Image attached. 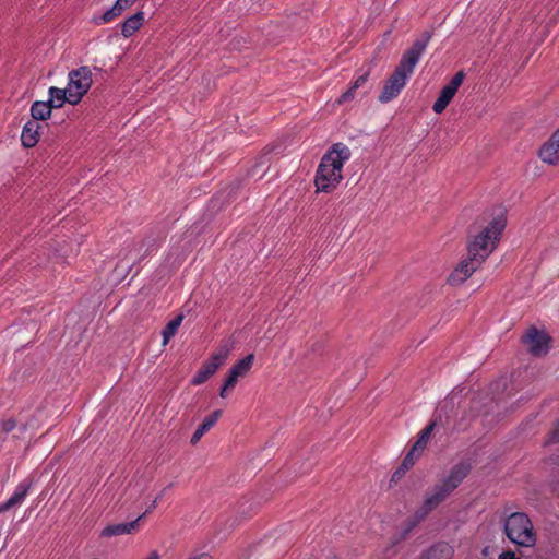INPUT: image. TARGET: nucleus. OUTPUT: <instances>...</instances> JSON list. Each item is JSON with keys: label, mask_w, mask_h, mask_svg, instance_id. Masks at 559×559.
Here are the masks:
<instances>
[{"label": "nucleus", "mask_w": 559, "mask_h": 559, "mask_svg": "<svg viewBox=\"0 0 559 559\" xmlns=\"http://www.w3.org/2000/svg\"><path fill=\"white\" fill-rule=\"evenodd\" d=\"M221 414H222V411H215L210 416L204 418L202 424L197 428V430L192 435L190 442L192 444H197L200 441V439L203 437V435L216 424Z\"/></svg>", "instance_id": "dca6fc26"}, {"label": "nucleus", "mask_w": 559, "mask_h": 559, "mask_svg": "<svg viewBox=\"0 0 559 559\" xmlns=\"http://www.w3.org/2000/svg\"><path fill=\"white\" fill-rule=\"evenodd\" d=\"M358 90V87H354V83L352 84V86L346 91L344 92L340 99H338V103L340 104H344L346 102H349L354 98L355 96V92Z\"/></svg>", "instance_id": "bb28decb"}, {"label": "nucleus", "mask_w": 559, "mask_h": 559, "mask_svg": "<svg viewBox=\"0 0 559 559\" xmlns=\"http://www.w3.org/2000/svg\"><path fill=\"white\" fill-rule=\"evenodd\" d=\"M135 0H117L116 4L121 8L122 11L131 7Z\"/></svg>", "instance_id": "c756f323"}, {"label": "nucleus", "mask_w": 559, "mask_h": 559, "mask_svg": "<svg viewBox=\"0 0 559 559\" xmlns=\"http://www.w3.org/2000/svg\"><path fill=\"white\" fill-rule=\"evenodd\" d=\"M29 488L31 484L26 481L20 483L16 486L13 495L7 501L0 503V513H4L10 509L20 506L27 496Z\"/></svg>", "instance_id": "f8f14e48"}, {"label": "nucleus", "mask_w": 559, "mask_h": 559, "mask_svg": "<svg viewBox=\"0 0 559 559\" xmlns=\"http://www.w3.org/2000/svg\"><path fill=\"white\" fill-rule=\"evenodd\" d=\"M162 495L155 498V500L152 502L151 507L146 510V512H150L153 508L156 507L157 500L160 498Z\"/></svg>", "instance_id": "2f4dec72"}, {"label": "nucleus", "mask_w": 559, "mask_h": 559, "mask_svg": "<svg viewBox=\"0 0 559 559\" xmlns=\"http://www.w3.org/2000/svg\"><path fill=\"white\" fill-rule=\"evenodd\" d=\"M453 554L454 550L448 543H437L420 559H451Z\"/></svg>", "instance_id": "2eb2a0df"}, {"label": "nucleus", "mask_w": 559, "mask_h": 559, "mask_svg": "<svg viewBox=\"0 0 559 559\" xmlns=\"http://www.w3.org/2000/svg\"><path fill=\"white\" fill-rule=\"evenodd\" d=\"M39 140V124L34 121H27L21 133V142L24 147L31 148L37 144Z\"/></svg>", "instance_id": "4468645a"}, {"label": "nucleus", "mask_w": 559, "mask_h": 559, "mask_svg": "<svg viewBox=\"0 0 559 559\" xmlns=\"http://www.w3.org/2000/svg\"><path fill=\"white\" fill-rule=\"evenodd\" d=\"M144 13L139 11L128 17L121 25V33L124 37L132 36L143 24Z\"/></svg>", "instance_id": "f3484780"}, {"label": "nucleus", "mask_w": 559, "mask_h": 559, "mask_svg": "<svg viewBox=\"0 0 559 559\" xmlns=\"http://www.w3.org/2000/svg\"><path fill=\"white\" fill-rule=\"evenodd\" d=\"M146 559H159V556L156 551H153Z\"/></svg>", "instance_id": "473e14b6"}, {"label": "nucleus", "mask_w": 559, "mask_h": 559, "mask_svg": "<svg viewBox=\"0 0 559 559\" xmlns=\"http://www.w3.org/2000/svg\"><path fill=\"white\" fill-rule=\"evenodd\" d=\"M436 427V421H431L428 426H426L421 431L417 439V441L414 443V450H419L420 452L425 449L428 439L433 431Z\"/></svg>", "instance_id": "5701e85b"}, {"label": "nucleus", "mask_w": 559, "mask_h": 559, "mask_svg": "<svg viewBox=\"0 0 559 559\" xmlns=\"http://www.w3.org/2000/svg\"><path fill=\"white\" fill-rule=\"evenodd\" d=\"M51 105H49V103L47 102H40V100H37V102H34L32 107H31V115L35 120H46L50 117L51 115Z\"/></svg>", "instance_id": "6ab92c4d"}, {"label": "nucleus", "mask_w": 559, "mask_h": 559, "mask_svg": "<svg viewBox=\"0 0 559 559\" xmlns=\"http://www.w3.org/2000/svg\"><path fill=\"white\" fill-rule=\"evenodd\" d=\"M16 427V421L13 418H8L2 421V430L4 432H11Z\"/></svg>", "instance_id": "c85d7f7f"}, {"label": "nucleus", "mask_w": 559, "mask_h": 559, "mask_svg": "<svg viewBox=\"0 0 559 559\" xmlns=\"http://www.w3.org/2000/svg\"><path fill=\"white\" fill-rule=\"evenodd\" d=\"M559 442V419L556 423L554 430L551 431L549 439L547 440V444L558 443Z\"/></svg>", "instance_id": "cd10ccee"}, {"label": "nucleus", "mask_w": 559, "mask_h": 559, "mask_svg": "<svg viewBox=\"0 0 559 559\" xmlns=\"http://www.w3.org/2000/svg\"><path fill=\"white\" fill-rule=\"evenodd\" d=\"M68 78V103L76 105L92 86V71L87 66H83L70 71Z\"/></svg>", "instance_id": "39448f33"}, {"label": "nucleus", "mask_w": 559, "mask_h": 559, "mask_svg": "<svg viewBox=\"0 0 559 559\" xmlns=\"http://www.w3.org/2000/svg\"><path fill=\"white\" fill-rule=\"evenodd\" d=\"M122 10L116 3L107 10L99 19V23H109L122 14Z\"/></svg>", "instance_id": "393cba45"}, {"label": "nucleus", "mask_w": 559, "mask_h": 559, "mask_svg": "<svg viewBox=\"0 0 559 559\" xmlns=\"http://www.w3.org/2000/svg\"><path fill=\"white\" fill-rule=\"evenodd\" d=\"M228 353L227 348H221L218 352L214 353L206 362L214 364L215 370H217L225 362Z\"/></svg>", "instance_id": "b1692460"}, {"label": "nucleus", "mask_w": 559, "mask_h": 559, "mask_svg": "<svg viewBox=\"0 0 559 559\" xmlns=\"http://www.w3.org/2000/svg\"><path fill=\"white\" fill-rule=\"evenodd\" d=\"M182 320H183V316L180 314L167 323V325L165 326V329L162 332L164 345L167 344L169 342V340L176 334Z\"/></svg>", "instance_id": "412c9836"}, {"label": "nucleus", "mask_w": 559, "mask_h": 559, "mask_svg": "<svg viewBox=\"0 0 559 559\" xmlns=\"http://www.w3.org/2000/svg\"><path fill=\"white\" fill-rule=\"evenodd\" d=\"M215 372L216 370L214 364L204 362L203 366L198 370L191 382L194 385H200L204 383Z\"/></svg>", "instance_id": "aec40b11"}, {"label": "nucleus", "mask_w": 559, "mask_h": 559, "mask_svg": "<svg viewBox=\"0 0 559 559\" xmlns=\"http://www.w3.org/2000/svg\"><path fill=\"white\" fill-rule=\"evenodd\" d=\"M523 341L528 352L534 356H542L548 353L550 337L536 328H531Z\"/></svg>", "instance_id": "1a4fd4ad"}, {"label": "nucleus", "mask_w": 559, "mask_h": 559, "mask_svg": "<svg viewBox=\"0 0 559 559\" xmlns=\"http://www.w3.org/2000/svg\"><path fill=\"white\" fill-rule=\"evenodd\" d=\"M451 492L452 491L441 481L436 484L431 492L427 493L423 504L415 511L414 521L409 524L407 530H405L403 537H405L408 532L421 522L433 509L443 502Z\"/></svg>", "instance_id": "423d86ee"}, {"label": "nucleus", "mask_w": 559, "mask_h": 559, "mask_svg": "<svg viewBox=\"0 0 559 559\" xmlns=\"http://www.w3.org/2000/svg\"><path fill=\"white\" fill-rule=\"evenodd\" d=\"M369 74H370L369 69L361 71V73H359L358 76L356 78V80L354 81V87L360 88L364 85H366Z\"/></svg>", "instance_id": "a878e982"}, {"label": "nucleus", "mask_w": 559, "mask_h": 559, "mask_svg": "<svg viewBox=\"0 0 559 559\" xmlns=\"http://www.w3.org/2000/svg\"><path fill=\"white\" fill-rule=\"evenodd\" d=\"M49 93V99L47 103L51 105V108H60L63 106L66 102H68V98L70 97L68 95V88H58L55 86H51L48 91Z\"/></svg>", "instance_id": "a211bd4d"}, {"label": "nucleus", "mask_w": 559, "mask_h": 559, "mask_svg": "<svg viewBox=\"0 0 559 559\" xmlns=\"http://www.w3.org/2000/svg\"><path fill=\"white\" fill-rule=\"evenodd\" d=\"M253 360L254 355L249 354L231 367L229 374L219 392V395L222 397H226L227 391L233 390L235 388V385L238 382V379L245 377L250 371Z\"/></svg>", "instance_id": "0eeeda50"}, {"label": "nucleus", "mask_w": 559, "mask_h": 559, "mask_svg": "<svg viewBox=\"0 0 559 559\" xmlns=\"http://www.w3.org/2000/svg\"><path fill=\"white\" fill-rule=\"evenodd\" d=\"M498 559H520V558H518L513 551H504L499 556Z\"/></svg>", "instance_id": "7c9ffc66"}, {"label": "nucleus", "mask_w": 559, "mask_h": 559, "mask_svg": "<svg viewBox=\"0 0 559 559\" xmlns=\"http://www.w3.org/2000/svg\"><path fill=\"white\" fill-rule=\"evenodd\" d=\"M465 74L463 71H459L451 81L442 87L440 91L439 97L435 102L432 109L436 114H441L448 107L459 87L463 83Z\"/></svg>", "instance_id": "6e6552de"}, {"label": "nucleus", "mask_w": 559, "mask_h": 559, "mask_svg": "<svg viewBox=\"0 0 559 559\" xmlns=\"http://www.w3.org/2000/svg\"><path fill=\"white\" fill-rule=\"evenodd\" d=\"M504 227L506 221L499 216L475 236L474 240L468 243L467 259L463 260L449 277L451 285L465 282L480 266L493 250Z\"/></svg>", "instance_id": "f257e3e1"}, {"label": "nucleus", "mask_w": 559, "mask_h": 559, "mask_svg": "<svg viewBox=\"0 0 559 559\" xmlns=\"http://www.w3.org/2000/svg\"><path fill=\"white\" fill-rule=\"evenodd\" d=\"M504 532L508 538L519 546L533 547L536 543L532 521L523 512H514L506 519Z\"/></svg>", "instance_id": "20e7f679"}, {"label": "nucleus", "mask_w": 559, "mask_h": 559, "mask_svg": "<svg viewBox=\"0 0 559 559\" xmlns=\"http://www.w3.org/2000/svg\"><path fill=\"white\" fill-rule=\"evenodd\" d=\"M469 472L471 464L466 462H460L451 468L449 475L442 479L441 483L451 491H454L463 481V479L466 478Z\"/></svg>", "instance_id": "9d476101"}, {"label": "nucleus", "mask_w": 559, "mask_h": 559, "mask_svg": "<svg viewBox=\"0 0 559 559\" xmlns=\"http://www.w3.org/2000/svg\"><path fill=\"white\" fill-rule=\"evenodd\" d=\"M146 512H144L142 515H140L136 520L128 522V523H118V524H110L107 525L103 532L102 536L104 537H111L116 535H122V534H131L134 532L138 526L140 520L145 515Z\"/></svg>", "instance_id": "ddd939ff"}, {"label": "nucleus", "mask_w": 559, "mask_h": 559, "mask_svg": "<svg viewBox=\"0 0 559 559\" xmlns=\"http://www.w3.org/2000/svg\"><path fill=\"white\" fill-rule=\"evenodd\" d=\"M432 34L428 31L424 32L421 36L416 39L412 47L405 50L400 63L386 80L379 100L381 103H388L395 98L406 85L408 78L413 74L416 64L418 63L421 55L427 48Z\"/></svg>", "instance_id": "f03ea898"}, {"label": "nucleus", "mask_w": 559, "mask_h": 559, "mask_svg": "<svg viewBox=\"0 0 559 559\" xmlns=\"http://www.w3.org/2000/svg\"><path fill=\"white\" fill-rule=\"evenodd\" d=\"M539 157L550 165L559 164V129L539 150Z\"/></svg>", "instance_id": "9b49d317"}, {"label": "nucleus", "mask_w": 559, "mask_h": 559, "mask_svg": "<svg viewBox=\"0 0 559 559\" xmlns=\"http://www.w3.org/2000/svg\"><path fill=\"white\" fill-rule=\"evenodd\" d=\"M349 158L350 151L342 143L334 144L332 148L323 155L314 179L318 192H330L337 187L343 178V166Z\"/></svg>", "instance_id": "7ed1b4c3"}, {"label": "nucleus", "mask_w": 559, "mask_h": 559, "mask_svg": "<svg viewBox=\"0 0 559 559\" xmlns=\"http://www.w3.org/2000/svg\"><path fill=\"white\" fill-rule=\"evenodd\" d=\"M420 451L419 450H414V447H412V449L409 450V452L405 455L401 466L399 467V469L394 473L393 475V479L396 477V476H400L402 475L405 471L409 469L414 464H415V461L416 459L418 457Z\"/></svg>", "instance_id": "4be33fe9"}]
</instances>
